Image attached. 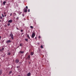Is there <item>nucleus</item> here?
<instances>
[{"label": "nucleus", "instance_id": "nucleus-1", "mask_svg": "<svg viewBox=\"0 0 76 76\" xmlns=\"http://www.w3.org/2000/svg\"><path fill=\"white\" fill-rule=\"evenodd\" d=\"M10 37H11V39H14L13 35L12 34H11L10 35Z\"/></svg>", "mask_w": 76, "mask_h": 76}, {"label": "nucleus", "instance_id": "nucleus-2", "mask_svg": "<svg viewBox=\"0 0 76 76\" xmlns=\"http://www.w3.org/2000/svg\"><path fill=\"white\" fill-rule=\"evenodd\" d=\"M35 33H33L31 35V37L32 38H34V37H35Z\"/></svg>", "mask_w": 76, "mask_h": 76}, {"label": "nucleus", "instance_id": "nucleus-3", "mask_svg": "<svg viewBox=\"0 0 76 76\" xmlns=\"http://www.w3.org/2000/svg\"><path fill=\"white\" fill-rule=\"evenodd\" d=\"M11 41L10 40H8L7 42H6V43H8L10 42H11Z\"/></svg>", "mask_w": 76, "mask_h": 76}, {"label": "nucleus", "instance_id": "nucleus-4", "mask_svg": "<svg viewBox=\"0 0 76 76\" xmlns=\"http://www.w3.org/2000/svg\"><path fill=\"white\" fill-rule=\"evenodd\" d=\"M19 61V60L18 59H17L16 60H15V63H18Z\"/></svg>", "mask_w": 76, "mask_h": 76}, {"label": "nucleus", "instance_id": "nucleus-5", "mask_svg": "<svg viewBox=\"0 0 76 76\" xmlns=\"http://www.w3.org/2000/svg\"><path fill=\"white\" fill-rule=\"evenodd\" d=\"M12 20H9V21H8V23H12Z\"/></svg>", "mask_w": 76, "mask_h": 76}, {"label": "nucleus", "instance_id": "nucleus-6", "mask_svg": "<svg viewBox=\"0 0 76 76\" xmlns=\"http://www.w3.org/2000/svg\"><path fill=\"white\" fill-rule=\"evenodd\" d=\"M27 76H30L31 75V73L30 72L28 73V74H27Z\"/></svg>", "mask_w": 76, "mask_h": 76}, {"label": "nucleus", "instance_id": "nucleus-7", "mask_svg": "<svg viewBox=\"0 0 76 76\" xmlns=\"http://www.w3.org/2000/svg\"><path fill=\"white\" fill-rule=\"evenodd\" d=\"M24 12H27V9H26V8H25L24 9Z\"/></svg>", "mask_w": 76, "mask_h": 76}, {"label": "nucleus", "instance_id": "nucleus-8", "mask_svg": "<svg viewBox=\"0 0 76 76\" xmlns=\"http://www.w3.org/2000/svg\"><path fill=\"white\" fill-rule=\"evenodd\" d=\"M4 48H3L2 49H0V51L2 52L4 50Z\"/></svg>", "mask_w": 76, "mask_h": 76}, {"label": "nucleus", "instance_id": "nucleus-9", "mask_svg": "<svg viewBox=\"0 0 76 76\" xmlns=\"http://www.w3.org/2000/svg\"><path fill=\"white\" fill-rule=\"evenodd\" d=\"M34 54V52H31V56H33Z\"/></svg>", "mask_w": 76, "mask_h": 76}, {"label": "nucleus", "instance_id": "nucleus-10", "mask_svg": "<svg viewBox=\"0 0 76 76\" xmlns=\"http://www.w3.org/2000/svg\"><path fill=\"white\" fill-rule=\"evenodd\" d=\"M27 58L28 59V60H30V56H28Z\"/></svg>", "mask_w": 76, "mask_h": 76}, {"label": "nucleus", "instance_id": "nucleus-11", "mask_svg": "<svg viewBox=\"0 0 76 76\" xmlns=\"http://www.w3.org/2000/svg\"><path fill=\"white\" fill-rule=\"evenodd\" d=\"M6 3V1H4V2H3V4H4V5H5V3Z\"/></svg>", "mask_w": 76, "mask_h": 76}, {"label": "nucleus", "instance_id": "nucleus-12", "mask_svg": "<svg viewBox=\"0 0 76 76\" xmlns=\"http://www.w3.org/2000/svg\"><path fill=\"white\" fill-rule=\"evenodd\" d=\"M11 54V53H10L8 52V53H7V55H8V56L10 55Z\"/></svg>", "mask_w": 76, "mask_h": 76}, {"label": "nucleus", "instance_id": "nucleus-13", "mask_svg": "<svg viewBox=\"0 0 76 76\" xmlns=\"http://www.w3.org/2000/svg\"><path fill=\"white\" fill-rule=\"evenodd\" d=\"M24 53V52L23 51H20L19 52V53Z\"/></svg>", "mask_w": 76, "mask_h": 76}, {"label": "nucleus", "instance_id": "nucleus-14", "mask_svg": "<svg viewBox=\"0 0 76 76\" xmlns=\"http://www.w3.org/2000/svg\"><path fill=\"white\" fill-rule=\"evenodd\" d=\"M18 13L19 14V15H20L21 13V12H18Z\"/></svg>", "mask_w": 76, "mask_h": 76}, {"label": "nucleus", "instance_id": "nucleus-15", "mask_svg": "<svg viewBox=\"0 0 76 76\" xmlns=\"http://www.w3.org/2000/svg\"><path fill=\"white\" fill-rule=\"evenodd\" d=\"M40 48L42 49L43 48V46L42 45L41 46Z\"/></svg>", "mask_w": 76, "mask_h": 76}, {"label": "nucleus", "instance_id": "nucleus-16", "mask_svg": "<svg viewBox=\"0 0 76 76\" xmlns=\"http://www.w3.org/2000/svg\"><path fill=\"white\" fill-rule=\"evenodd\" d=\"M27 37H28V38L29 39H30V38L29 35H28V34L27 35Z\"/></svg>", "mask_w": 76, "mask_h": 76}, {"label": "nucleus", "instance_id": "nucleus-17", "mask_svg": "<svg viewBox=\"0 0 76 76\" xmlns=\"http://www.w3.org/2000/svg\"><path fill=\"white\" fill-rule=\"evenodd\" d=\"M25 40L26 41V42L28 41V39H25Z\"/></svg>", "mask_w": 76, "mask_h": 76}, {"label": "nucleus", "instance_id": "nucleus-18", "mask_svg": "<svg viewBox=\"0 0 76 76\" xmlns=\"http://www.w3.org/2000/svg\"><path fill=\"white\" fill-rule=\"evenodd\" d=\"M20 46H22L23 45L22 44H20Z\"/></svg>", "mask_w": 76, "mask_h": 76}, {"label": "nucleus", "instance_id": "nucleus-19", "mask_svg": "<svg viewBox=\"0 0 76 76\" xmlns=\"http://www.w3.org/2000/svg\"><path fill=\"white\" fill-rule=\"evenodd\" d=\"M30 28H34L33 26H30Z\"/></svg>", "mask_w": 76, "mask_h": 76}, {"label": "nucleus", "instance_id": "nucleus-20", "mask_svg": "<svg viewBox=\"0 0 76 76\" xmlns=\"http://www.w3.org/2000/svg\"><path fill=\"white\" fill-rule=\"evenodd\" d=\"M10 25V23H8V26H9Z\"/></svg>", "mask_w": 76, "mask_h": 76}, {"label": "nucleus", "instance_id": "nucleus-21", "mask_svg": "<svg viewBox=\"0 0 76 76\" xmlns=\"http://www.w3.org/2000/svg\"><path fill=\"white\" fill-rule=\"evenodd\" d=\"M1 15H2V16L3 17H4V16L3 14H2Z\"/></svg>", "mask_w": 76, "mask_h": 76}, {"label": "nucleus", "instance_id": "nucleus-22", "mask_svg": "<svg viewBox=\"0 0 76 76\" xmlns=\"http://www.w3.org/2000/svg\"><path fill=\"white\" fill-rule=\"evenodd\" d=\"M30 11V10H29V9H28V12H29Z\"/></svg>", "mask_w": 76, "mask_h": 76}, {"label": "nucleus", "instance_id": "nucleus-23", "mask_svg": "<svg viewBox=\"0 0 76 76\" xmlns=\"http://www.w3.org/2000/svg\"><path fill=\"white\" fill-rule=\"evenodd\" d=\"M26 9H28V7L27 6H26Z\"/></svg>", "mask_w": 76, "mask_h": 76}, {"label": "nucleus", "instance_id": "nucleus-24", "mask_svg": "<svg viewBox=\"0 0 76 76\" xmlns=\"http://www.w3.org/2000/svg\"><path fill=\"white\" fill-rule=\"evenodd\" d=\"M12 73V71H11L10 72V74Z\"/></svg>", "mask_w": 76, "mask_h": 76}, {"label": "nucleus", "instance_id": "nucleus-25", "mask_svg": "<svg viewBox=\"0 0 76 76\" xmlns=\"http://www.w3.org/2000/svg\"><path fill=\"white\" fill-rule=\"evenodd\" d=\"M12 13H11L10 14V16H11L12 15Z\"/></svg>", "mask_w": 76, "mask_h": 76}, {"label": "nucleus", "instance_id": "nucleus-26", "mask_svg": "<svg viewBox=\"0 0 76 76\" xmlns=\"http://www.w3.org/2000/svg\"><path fill=\"white\" fill-rule=\"evenodd\" d=\"M20 31H21V32H23V30H20Z\"/></svg>", "mask_w": 76, "mask_h": 76}, {"label": "nucleus", "instance_id": "nucleus-27", "mask_svg": "<svg viewBox=\"0 0 76 76\" xmlns=\"http://www.w3.org/2000/svg\"><path fill=\"white\" fill-rule=\"evenodd\" d=\"M41 38V37H40V36H39V39H40V38Z\"/></svg>", "mask_w": 76, "mask_h": 76}, {"label": "nucleus", "instance_id": "nucleus-28", "mask_svg": "<svg viewBox=\"0 0 76 76\" xmlns=\"http://www.w3.org/2000/svg\"><path fill=\"white\" fill-rule=\"evenodd\" d=\"M22 16L23 17H24V14H22Z\"/></svg>", "mask_w": 76, "mask_h": 76}, {"label": "nucleus", "instance_id": "nucleus-29", "mask_svg": "<svg viewBox=\"0 0 76 76\" xmlns=\"http://www.w3.org/2000/svg\"><path fill=\"white\" fill-rule=\"evenodd\" d=\"M20 66H17V68H19Z\"/></svg>", "mask_w": 76, "mask_h": 76}, {"label": "nucleus", "instance_id": "nucleus-30", "mask_svg": "<svg viewBox=\"0 0 76 76\" xmlns=\"http://www.w3.org/2000/svg\"><path fill=\"white\" fill-rule=\"evenodd\" d=\"M21 62H20V63H19V64H21Z\"/></svg>", "mask_w": 76, "mask_h": 76}, {"label": "nucleus", "instance_id": "nucleus-31", "mask_svg": "<svg viewBox=\"0 0 76 76\" xmlns=\"http://www.w3.org/2000/svg\"><path fill=\"white\" fill-rule=\"evenodd\" d=\"M4 14H6V12H4Z\"/></svg>", "mask_w": 76, "mask_h": 76}, {"label": "nucleus", "instance_id": "nucleus-32", "mask_svg": "<svg viewBox=\"0 0 76 76\" xmlns=\"http://www.w3.org/2000/svg\"><path fill=\"white\" fill-rule=\"evenodd\" d=\"M0 18L2 19V17H0Z\"/></svg>", "mask_w": 76, "mask_h": 76}, {"label": "nucleus", "instance_id": "nucleus-33", "mask_svg": "<svg viewBox=\"0 0 76 76\" xmlns=\"http://www.w3.org/2000/svg\"><path fill=\"white\" fill-rule=\"evenodd\" d=\"M35 39H37V37H35Z\"/></svg>", "mask_w": 76, "mask_h": 76}, {"label": "nucleus", "instance_id": "nucleus-34", "mask_svg": "<svg viewBox=\"0 0 76 76\" xmlns=\"http://www.w3.org/2000/svg\"><path fill=\"white\" fill-rule=\"evenodd\" d=\"M6 16H7V15H5V17H6Z\"/></svg>", "mask_w": 76, "mask_h": 76}, {"label": "nucleus", "instance_id": "nucleus-35", "mask_svg": "<svg viewBox=\"0 0 76 76\" xmlns=\"http://www.w3.org/2000/svg\"><path fill=\"white\" fill-rule=\"evenodd\" d=\"M28 63H29L30 64L31 63V62H29Z\"/></svg>", "mask_w": 76, "mask_h": 76}, {"label": "nucleus", "instance_id": "nucleus-36", "mask_svg": "<svg viewBox=\"0 0 76 76\" xmlns=\"http://www.w3.org/2000/svg\"><path fill=\"white\" fill-rule=\"evenodd\" d=\"M18 17H17L16 18V19H18Z\"/></svg>", "mask_w": 76, "mask_h": 76}, {"label": "nucleus", "instance_id": "nucleus-37", "mask_svg": "<svg viewBox=\"0 0 76 76\" xmlns=\"http://www.w3.org/2000/svg\"><path fill=\"white\" fill-rule=\"evenodd\" d=\"M39 43H38V45H39Z\"/></svg>", "mask_w": 76, "mask_h": 76}, {"label": "nucleus", "instance_id": "nucleus-38", "mask_svg": "<svg viewBox=\"0 0 76 76\" xmlns=\"http://www.w3.org/2000/svg\"><path fill=\"white\" fill-rule=\"evenodd\" d=\"M5 1H7V0H5Z\"/></svg>", "mask_w": 76, "mask_h": 76}, {"label": "nucleus", "instance_id": "nucleus-39", "mask_svg": "<svg viewBox=\"0 0 76 76\" xmlns=\"http://www.w3.org/2000/svg\"><path fill=\"white\" fill-rule=\"evenodd\" d=\"M18 76H20V75H18Z\"/></svg>", "mask_w": 76, "mask_h": 76}]
</instances>
